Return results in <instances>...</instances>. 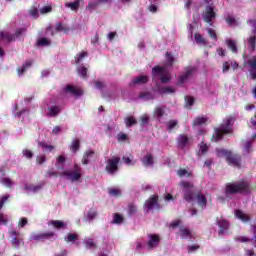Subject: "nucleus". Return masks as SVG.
<instances>
[{"instance_id": "1", "label": "nucleus", "mask_w": 256, "mask_h": 256, "mask_svg": "<svg viewBox=\"0 0 256 256\" xmlns=\"http://www.w3.org/2000/svg\"><path fill=\"white\" fill-rule=\"evenodd\" d=\"M181 187H183V199L187 201V203H191V201L197 200V203L201 209H205L207 207V197L200 190H195V186L191 182H181Z\"/></svg>"}, {"instance_id": "2", "label": "nucleus", "mask_w": 256, "mask_h": 256, "mask_svg": "<svg viewBox=\"0 0 256 256\" xmlns=\"http://www.w3.org/2000/svg\"><path fill=\"white\" fill-rule=\"evenodd\" d=\"M252 191L253 188L247 180H240L237 182L227 183L224 193L226 197H229L230 195H237V193H240L241 195H251Z\"/></svg>"}, {"instance_id": "3", "label": "nucleus", "mask_w": 256, "mask_h": 256, "mask_svg": "<svg viewBox=\"0 0 256 256\" xmlns=\"http://www.w3.org/2000/svg\"><path fill=\"white\" fill-rule=\"evenodd\" d=\"M218 157H226V161L229 165H233V167L241 168V157L239 154H233L229 150L225 149H217Z\"/></svg>"}, {"instance_id": "4", "label": "nucleus", "mask_w": 256, "mask_h": 256, "mask_svg": "<svg viewBox=\"0 0 256 256\" xmlns=\"http://www.w3.org/2000/svg\"><path fill=\"white\" fill-rule=\"evenodd\" d=\"M60 177H66V179H68V181H71L72 183L80 181L81 177H83V174L81 173V167L78 166V164H74V171H63L60 174Z\"/></svg>"}, {"instance_id": "5", "label": "nucleus", "mask_w": 256, "mask_h": 256, "mask_svg": "<svg viewBox=\"0 0 256 256\" xmlns=\"http://www.w3.org/2000/svg\"><path fill=\"white\" fill-rule=\"evenodd\" d=\"M119 163H121V157L113 156L106 160L105 171L108 175H115L119 172Z\"/></svg>"}, {"instance_id": "6", "label": "nucleus", "mask_w": 256, "mask_h": 256, "mask_svg": "<svg viewBox=\"0 0 256 256\" xmlns=\"http://www.w3.org/2000/svg\"><path fill=\"white\" fill-rule=\"evenodd\" d=\"M202 17L205 23H208L210 27H213V19L217 17V13L215 12V6H213V4L206 6Z\"/></svg>"}, {"instance_id": "7", "label": "nucleus", "mask_w": 256, "mask_h": 256, "mask_svg": "<svg viewBox=\"0 0 256 256\" xmlns=\"http://www.w3.org/2000/svg\"><path fill=\"white\" fill-rule=\"evenodd\" d=\"M8 233L11 239L12 247H14V249H19L21 245H24L23 236H21V232L11 230Z\"/></svg>"}, {"instance_id": "8", "label": "nucleus", "mask_w": 256, "mask_h": 256, "mask_svg": "<svg viewBox=\"0 0 256 256\" xmlns=\"http://www.w3.org/2000/svg\"><path fill=\"white\" fill-rule=\"evenodd\" d=\"M152 75L153 77L158 75L161 83H169V81H171V76L169 74H165V69L161 66L152 68Z\"/></svg>"}, {"instance_id": "9", "label": "nucleus", "mask_w": 256, "mask_h": 256, "mask_svg": "<svg viewBox=\"0 0 256 256\" xmlns=\"http://www.w3.org/2000/svg\"><path fill=\"white\" fill-rule=\"evenodd\" d=\"M159 243H161V236H159V234H148V251H153V249H157V247H159Z\"/></svg>"}, {"instance_id": "10", "label": "nucleus", "mask_w": 256, "mask_h": 256, "mask_svg": "<svg viewBox=\"0 0 256 256\" xmlns=\"http://www.w3.org/2000/svg\"><path fill=\"white\" fill-rule=\"evenodd\" d=\"M155 207L159 208V196L152 195L148 200L144 203V209H147V213L149 211L155 209Z\"/></svg>"}, {"instance_id": "11", "label": "nucleus", "mask_w": 256, "mask_h": 256, "mask_svg": "<svg viewBox=\"0 0 256 256\" xmlns=\"http://www.w3.org/2000/svg\"><path fill=\"white\" fill-rule=\"evenodd\" d=\"M195 73V68L186 67L185 73L178 77V85H183Z\"/></svg>"}, {"instance_id": "12", "label": "nucleus", "mask_w": 256, "mask_h": 256, "mask_svg": "<svg viewBox=\"0 0 256 256\" xmlns=\"http://www.w3.org/2000/svg\"><path fill=\"white\" fill-rule=\"evenodd\" d=\"M216 224L219 227V231H218V235L221 237L223 235H225V231H227V229H229V221H227L226 219H216Z\"/></svg>"}, {"instance_id": "13", "label": "nucleus", "mask_w": 256, "mask_h": 256, "mask_svg": "<svg viewBox=\"0 0 256 256\" xmlns=\"http://www.w3.org/2000/svg\"><path fill=\"white\" fill-rule=\"evenodd\" d=\"M232 121H233V117L226 118L224 120V123H222L219 126L218 130L222 131L226 135L231 133V123H232Z\"/></svg>"}, {"instance_id": "14", "label": "nucleus", "mask_w": 256, "mask_h": 256, "mask_svg": "<svg viewBox=\"0 0 256 256\" xmlns=\"http://www.w3.org/2000/svg\"><path fill=\"white\" fill-rule=\"evenodd\" d=\"M156 87L159 95H171V93H175V88L171 86L161 87V85L157 84Z\"/></svg>"}, {"instance_id": "15", "label": "nucleus", "mask_w": 256, "mask_h": 256, "mask_svg": "<svg viewBox=\"0 0 256 256\" xmlns=\"http://www.w3.org/2000/svg\"><path fill=\"white\" fill-rule=\"evenodd\" d=\"M64 90L66 93H70L71 95H74L75 97H81V95H83V90H81L73 85L66 86Z\"/></svg>"}, {"instance_id": "16", "label": "nucleus", "mask_w": 256, "mask_h": 256, "mask_svg": "<svg viewBox=\"0 0 256 256\" xmlns=\"http://www.w3.org/2000/svg\"><path fill=\"white\" fill-rule=\"evenodd\" d=\"M149 83V76L147 75H140L132 80L130 85H145Z\"/></svg>"}, {"instance_id": "17", "label": "nucleus", "mask_w": 256, "mask_h": 256, "mask_svg": "<svg viewBox=\"0 0 256 256\" xmlns=\"http://www.w3.org/2000/svg\"><path fill=\"white\" fill-rule=\"evenodd\" d=\"M177 144L180 149H184V147H187V145H189V136L185 134H180L177 138Z\"/></svg>"}, {"instance_id": "18", "label": "nucleus", "mask_w": 256, "mask_h": 256, "mask_svg": "<svg viewBox=\"0 0 256 256\" xmlns=\"http://www.w3.org/2000/svg\"><path fill=\"white\" fill-rule=\"evenodd\" d=\"M48 225L54 227L57 231L67 229V224L61 220H50Z\"/></svg>"}, {"instance_id": "19", "label": "nucleus", "mask_w": 256, "mask_h": 256, "mask_svg": "<svg viewBox=\"0 0 256 256\" xmlns=\"http://www.w3.org/2000/svg\"><path fill=\"white\" fill-rule=\"evenodd\" d=\"M235 217H237V219H240V221H242L243 223H249V221H251V217H249V215H247L246 213H244L242 210H235L234 212Z\"/></svg>"}, {"instance_id": "20", "label": "nucleus", "mask_w": 256, "mask_h": 256, "mask_svg": "<svg viewBox=\"0 0 256 256\" xmlns=\"http://www.w3.org/2000/svg\"><path fill=\"white\" fill-rule=\"evenodd\" d=\"M71 28L67 26V24H63L61 22L56 23L55 33H65V35L69 34Z\"/></svg>"}, {"instance_id": "21", "label": "nucleus", "mask_w": 256, "mask_h": 256, "mask_svg": "<svg viewBox=\"0 0 256 256\" xmlns=\"http://www.w3.org/2000/svg\"><path fill=\"white\" fill-rule=\"evenodd\" d=\"M30 67H33V60H27L25 63H23L22 67L17 69L18 75H23L27 69H30Z\"/></svg>"}, {"instance_id": "22", "label": "nucleus", "mask_w": 256, "mask_h": 256, "mask_svg": "<svg viewBox=\"0 0 256 256\" xmlns=\"http://www.w3.org/2000/svg\"><path fill=\"white\" fill-rule=\"evenodd\" d=\"M153 154H147L142 158V164L144 167H153Z\"/></svg>"}, {"instance_id": "23", "label": "nucleus", "mask_w": 256, "mask_h": 256, "mask_svg": "<svg viewBox=\"0 0 256 256\" xmlns=\"http://www.w3.org/2000/svg\"><path fill=\"white\" fill-rule=\"evenodd\" d=\"M209 121V118L205 116H198L196 119L193 121V127H201V125H205Z\"/></svg>"}, {"instance_id": "24", "label": "nucleus", "mask_w": 256, "mask_h": 256, "mask_svg": "<svg viewBox=\"0 0 256 256\" xmlns=\"http://www.w3.org/2000/svg\"><path fill=\"white\" fill-rule=\"evenodd\" d=\"M3 39H5L8 43H11L15 41V35L0 31V41H3Z\"/></svg>"}, {"instance_id": "25", "label": "nucleus", "mask_w": 256, "mask_h": 256, "mask_svg": "<svg viewBox=\"0 0 256 256\" xmlns=\"http://www.w3.org/2000/svg\"><path fill=\"white\" fill-rule=\"evenodd\" d=\"M139 99H144L145 101H153L155 99V94L149 91L141 92L139 94Z\"/></svg>"}, {"instance_id": "26", "label": "nucleus", "mask_w": 256, "mask_h": 256, "mask_svg": "<svg viewBox=\"0 0 256 256\" xmlns=\"http://www.w3.org/2000/svg\"><path fill=\"white\" fill-rule=\"evenodd\" d=\"M95 155V151L93 150H87L82 158V165H89V159Z\"/></svg>"}, {"instance_id": "27", "label": "nucleus", "mask_w": 256, "mask_h": 256, "mask_svg": "<svg viewBox=\"0 0 256 256\" xmlns=\"http://www.w3.org/2000/svg\"><path fill=\"white\" fill-rule=\"evenodd\" d=\"M81 149V141L79 139H74L70 145V150L73 153H77Z\"/></svg>"}, {"instance_id": "28", "label": "nucleus", "mask_w": 256, "mask_h": 256, "mask_svg": "<svg viewBox=\"0 0 256 256\" xmlns=\"http://www.w3.org/2000/svg\"><path fill=\"white\" fill-rule=\"evenodd\" d=\"M223 135H226L225 132L216 128L215 133L212 136V141H215V143H217V141H221V139H223Z\"/></svg>"}, {"instance_id": "29", "label": "nucleus", "mask_w": 256, "mask_h": 256, "mask_svg": "<svg viewBox=\"0 0 256 256\" xmlns=\"http://www.w3.org/2000/svg\"><path fill=\"white\" fill-rule=\"evenodd\" d=\"M49 45H51L49 38H39L36 42L37 47H49Z\"/></svg>"}, {"instance_id": "30", "label": "nucleus", "mask_w": 256, "mask_h": 256, "mask_svg": "<svg viewBox=\"0 0 256 256\" xmlns=\"http://www.w3.org/2000/svg\"><path fill=\"white\" fill-rule=\"evenodd\" d=\"M226 44L228 49L232 51V53H237V42L233 39H227Z\"/></svg>"}, {"instance_id": "31", "label": "nucleus", "mask_w": 256, "mask_h": 256, "mask_svg": "<svg viewBox=\"0 0 256 256\" xmlns=\"http://www.w3.org/2000/svg\"><path fill=\"white\" fill-rule=\"evenodd\" d=\"M48 111L49 117H57L61 113V108L59 106H52Z\"/></svg>"}, {"instance_id": "32", "label": "nucleus", "mask_w": 256, "mask_h": 256, "mask_svg": "<svg viewBox=\"0 0 256 256\" xmlns=\"http://www.w3.org/2000/svg\"><path fill=\"white\" fill-rule=\"evenodd\" d=\"M195 41L198 45H207V39L203 37V35L196 33L194 34Z\"/></svg>"}, {"instance_id": "33", "label": "nucleus", "mask_w": 256, "mask_h": 256, "mask_svg": "<svg viewBox=\"0 0 256 256\" xmlns=\"http://www.w3.org/2000/svg\"><path fill=\"white\" fill-rule=\"evenodd\" d=\"M89 53H87V51H82L80 53H78L75 56V61H76V65H79V63H81V61H83L85 59V57H88Z\"/></svg>"}, {"instance_id": "34", "label": "nucleus", "mask_w": 256, "mask_h": 256, "mask_svg": "<svg viewBox=\"0 0 256 256\" xmlns=\"http://www.w3.org/2000/svg\"><path fill=\"white\" fill-rule=\"evenodd\" d=\"M126 127L130 128L133 127V125H137V119H135L133 116H129L124 119Z\"/></svg>"}, {"instance_id": "35", "label": "nucleus", "mask_w": 256, "mask_h": 256, "mask_svg": "<svg viewBox=\"0 0 256 256\" xmlns=\"http://www.w3.org/2000/svg\"><path fill=\"white\" fill-rule=\"evenodd\" d=\"M180 237L181 239H187L191 237V231L188 228L180 227Z\"/></svg>"}, {"instance_id": "36", "label": "nucleus", "mask_w": 256, "mask_h": 256, "mask_svg": "<svg viewBox=\"0 0 256 256\" xmlns=\"http://www.w3.org/2000/svg\"><path fill=\"white\" fill-rule=\"evenodd\" d=\"M123 221H125V218L123 217V215H121L119 213L114 214L112 223H114L115 225H121V223H123Z\"/></svg>"}, {"instance_id": "37", "label": "nucleus", "mask_w": 256, "mask_h": 256, "mask_svg": "<svg viewBox=\"0 0 256 256\" xmlns=\"http://www.w3.org/2000/svg\"><path fill=\"white\" fill-rule=\"evenodd\" d=\"M80 5H81V3L79 1L66 3V7L71 9V11H77V9L80 7Z\"/></svg>"}, {"instance_id": "38", "label": "nucleus", "mask_w": 256, "mask_h": 256, "mask_svg": "<svg viewBox=\"0 0 256 256\" xmlns=\"http://www.w3.org/2000/svg\"><path fill=\"white\" fill-rule=\"evenodd\" d=\"M154 115L158 119H161V117H163V115H165V108L164 107H156L154 110Z\"/></svg>"}, {"instance_id": "39", "label": "nucleus", "mask_w": 256, "mask_h": 256, "mask_svg": "<svg viewBox=\"0 0 256 256\" xmlns=\"http://www.w3.org/2000/svg\"><path fill=\"white\" fill-rule=\"evenodd\" d=\"M177 175L178 177H193V173L192 172H189L187 171V169H179L177 171Z\"/></svg>"}, {"instance_id": "40", "label": "nucleus", "mask_w": 256, "mask_h": 256, "mask_svg": "<svg viewBox=\"0 0 256 256\" xmlns=\"http://www.w3.org/2000/svg\"><path fill=\"white\" fill-rule=\"evenodd\" d=\"M77 73L80 75V77H83V79H87V67L80 66L77 68Z\"/></svg>"}, {"instance_id": "41", "label": "nucleus", "mask_w": 256, "mask_h": 256, "mask_svg": "<svg viewBox=\"0 0 256 256\" xmlns=\"http://www.w3.org/2000/svg\"><path fill=\"white\" fill-rule=\"evenodd\" d=\"M166 65L168 67H172L173 63H175V58L173 57L172 53L167 52L166 53Z\"/></svg>"}, {"instance_id": "42", "label": "nucleus", "mask_w": 256, "mask_h": 256, "mask_svg": "<svg viewBox=\"0 0 256 256\" xmlns=\"http://www.w3.org/2000/svg\"><path fill=\"white\" fill-rule=\"evenodd\" d=\"M77 239H79V235L77 234H73V233H68L67 237L65 238V240L67 241V243H73V241H77Z\"/></svg>"}, {"instance_id": "43", "label": "nucleus", "mask_w": 256, "mask_h": 256, "mask_svg": "<svg viewBox=\"0 0 256 256\" xmlns=\"http://www.w3.org/2000/svg\"><path fill=\"white\" fill-rule=\"evenodd\" d=\"M39 147H42V149H46V151H48L49 153H51V151L55 150V146L53 145H47V143L45 142H38Z\"/></svg>"}, {"instance_id": "44", "label": "nucleus", "mask_w": 256, "mask_h": 256, "mask_svg": "<svg viewBox=\"0 0 256 256\" xmlns=\"http://www.w3.org/2000/svg\"><path fill=\"white\" fill-rule=\"evenodd\" d=\"M23 33H27V28L26 27L17 28L15 34H13L14 37H15V41L17 39H19V37L22 36Z\"/></svg>"}, {"instance_id": "45", "label": "nucleus", "mask_w": 256, "mask_h": 256, "mask_svg": "<svg viewBox=\"0 0 256 256\" xmlns=\"http://www.w3.org/2000/svg\"><path fill=\"white\" fill-rule=\"evenodd\" d=\"M248 45H250L252 51H255V49H256V36H250L248 38Z\"/></svg>"}, {"instance_id": "46", "label": "nucleus", "mask_w": 256, "mask_h": 256, "mask_svg": "<svg viewBox=\"0 0 256 256\" xmlns=\"http://www.w3.org/2000/svg\"><path fill=\"white\" fill-rule=\"evenodd\" d=\"M30 239L32 241H45L43 238V233H34L31 235Z\"/></svg>"}, {"instance_id": "47", "label": "nucleus", "mask_w": 256, "mask_h": 256, "mask_svg": "<svg viewBox=\"0 0 256 256\" xmlns=\"http://www.w3.org/2000/svg\"><path fill=\"white\" fill-rule=\"evenodd\" d=\"M186 106L193 107L195 105V98L193 96H185Z\"/></svg>"}, {"instance_id": "48", "label": "nucleus", "mask_w": 256, "mask_h": 256, "mask_svg": "<svg viewBox=\"0 0 256 256\" xmlns=\"http://www.w3.org/2000/svg\"><path fill=\"white\" fill-rule=\"evenodd\" d=\"M135 213H137V207L135 206V204L130 203L128 205V215H135Z\"/></svg>"}, {"instance_id": "49", "label": "nucleus", "mask_w": 256, "mask_h": 256, "mask_svg": "<svg viewBox=\"0 0 256 256\" xmlns=\"http://www.w3.org/2000/svg\"><path fill=\"white\" fill-rule=\"evenodd\" d=\"M95 217H97V211L90 209L87 213V219L89 221H93V219H95Z\"/></svg>"}, {"instance_id": "50", "label": "nucleus", "mask_w": 256, "mask_h": 256, "mask_svg": "<svg viewBox=\"0 0 256 256\" xmlns=\"http://www.w3.org/2000/svg\"><path fill=\"white\" fill-rule=\"evenodd\" d=\"M207 32H208L210 39L217 41V32H215V30L213 28H208Z\"/></svg>"}, {"instance_id": "51", "label": "nucleus", "mask_w": 256, "mask_h": 256, "mask_svg": "<svg viewBox=\"0 0 256 256\" xmlns=\"http://www.w3.org/2000/svg\"><path fill=\"white\" fill-rule=\"evenodd\" d=\"M108 193L112 197H119V195H121V190L115 189V188H111V189L108 190Z\"/></svg>"}, {"instance_id": "52", "label": "nucleus", "mask_w": 256, "mask_h": 256, "mask_svg": "<svg viewBox=\"0 0 256 256\" xmlns=\"http://www.w3.org/2000/svg\"><path fill=\"white\" fill-rule=\"evenodd\" d=\"M179 122H177V120H170L168 122V131H173V129H175V127H177Z\"/></svg>"}, {"instance_id": "53", "label": "nucleus", "mask_w": 256, "mask_h": 256, "mask_svg": "<svg viewBox=\"0 0 256 256\" xmlns=\"http://www.w3.org/2000/svg\"><path fill=\"white\" fill-rule=\"evenodd\" d=\"M45 177L51 178V177H59V172L48 170L46 171Z\"/></svg>"}, {"instance_id": "54", "label": "nucleus", "mask_w": 256, "mask_h": 256, "mask_svg": "<svg viewBox=\"0 0 256 256\" xmlns=\"http://www.w3.org/2000/svg\"><path fill=\"white\" fill-rule=\"evenodd\" d=\"M45 161H47V157L45 155H39L36 157V163H38V165H43Z\"/></svg>"}, {"instance_id": "55", "label": "nucleus", "mask_w": 256, "mask_h": 256, "mask_svg": "<svg viewBox=\"0 0 256 256\" xmlns=\"http://www.w3.org/2000/svg\"><path fill=\"white\" fill-rule=\"evenodd\" d=\"M22 154L26 157V159H33V152L29 149H24Z\"/></svg>"}, {"instance_id": "56", "label": "nucleus", "mask_w": 256, "mask_h": 256, "mask_svg": "<svg viewBox=\"0 0 256 256\" xmlns=\"http://www.w3.org/2000/svg\"><path fill=\"white\" fill-rule=\"evenodd\" d=\"M1 183L5 185L6 187H12L13 186V181H11L10 178H2Z\"/></svg>"}, {"instance_id": "57", "label": "nucleus", "mask_w": 256, "mask_h": 256, "mask_svg": "<svg viewBox=\"0 0 256 256\" xmlns=\"http://www.w3.org/2000/svg\"><path fill=\"white\" fill-rule=\"evenodd\" d=\"M86 247H88V249H93L97 247V244H95L93 239L89 238L88 240H86Z\"/></svg>"}, {"instance_id": "58", "label": "nucleus", "mask_w": 256, "mask_h": 256, "mask_svg": "<svg viewBox=\"0 0 256 256\" xmlns=\"http://www.w3.org/2000/svg\"><path fill=\"white\" fill-rule=\"evenodd\" d=\"M44 241H47V239H51V237H55V232H45L42 233Z\"/></svg>"}, {"instance_id": "59", "label": "nucleus", "mask_w": 256, "mask_h": 256, "mask_svg": "<svg viewBox=\"0 0 256 256\" xmlns=\"http://www.w3.org/2000/svg\"><path fill=\"white\" fill-rule=\"evenodd\" d=\"M29 15L37 19V17H39V10H37V8H32L29 10Z\"/></svg>"}, {"instance_id": "60", "label": "nucleus", "mask_w": 256, "mask_h": 256, "mask_svg": "<svg viewBox=\"0 0 256 256\" xmlns=\"http://www.w3.org/2000/svg\"><path fill=\"white\" fill-rule=\"evenodd\" d=\"M149 123V116L144 115L140 118V125L144 127V125H147Z\"/></svg>"}, {"instance_id": "61", "label": "nucleus", "mask_w": 256, "mask_h": 256, "mask_svg": "<svg viewBox=\"0 0 256 256\" xmlns=\"http://www.w3.org/2000/svg\"><path fill=\"white\" fill-rule=\"evenodd\" d=\"M148 11H150V13H157V11H159V7L155 4H150L148 6Z\"/></svg>"}, {"instance_id": "62", "label": "nucleus", "mask_w": 256, "mask_h": 256, "mask_svg": "<svg viewBox=\"0 0 256 256\" xmlns=\"http://www.w3.org/2000/svg\"><path fill=\"white\" fill-rule=\"evenodd\" d=\"M200 151L203 154L207 153V151H209V146H207V144H205L204 142H201Z\"/></svg>"}, {"instance_id": "63", "label": "nucleus", "mask_w": 256, "mask_h": 256, "mask_svg": "<svg viewBox=\"0 0 256 256\" xmlns=\"http://www.w3.org/2000/svg\"><path fill=\"white\" fill-rule=\"evenodd\" d=\"M181 225V220H176V221H173L171 224H170V228L171 229H177V227H179Z\"/></svg>"}, {"instance_id": "64", "label": "nucleus", "mask_w": 256, "mask_h": 256, "mask_svg": "<svg viewBox=\"0 0 256 256\" xmlns=\"http://www.w3.org/2000/svg\"><path fill=\"white\" fill-rule=\"evenodd\" d=\"M127 139H128L127 134H125V133H123V132H120V133L118 134V141H127Z\"/></svg>"}]
</instances>
